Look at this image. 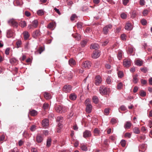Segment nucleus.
Listing matches in <instances>:
<instances>
[{
  "label": "nucleus",
  "mask_w": 152,
  "mask_h": 152,
  "mask_svg": "<svg viewBox=\"0 0 152 152\" xmlns=\"http://www.w3.org/2000/svg\"><path fill=\"white\" fill-rule=\"evenodd\" d=\"M44 96L46 99H49L51 98V97L49 94L45 92L44 94Z\"/></svg>",
  "instance_id": "obj_30"
},
{
  "label": "nucleus",
  "mask_w": 152,
  "mask_h": 152,
  "mask_svg": "<svg viewBox=\"0 0 152 152\" xmlns=\"http://www.w3.org/2000/svg\"><path fill=\"white\" fill-rule=\"evenodd\" d=\"M77 17L75 14H73L71 17L70 19L71 21H72L74 20V19L77 18Z\"/></svg>",
  "instance_id": "obj_54"
},
{
  "label": "nucleus",
  "mask_w": 152,
  "mask_h": 152,
  "mask_svg": "<svg viewBox=\"0 0 152 152\" xmlns=\"http://www.w3.org/2000/svg\"><path fill=\"white\" fill-rule=\"evenodd\" d=\"M24 39H27L29 37V34L28 32L25 31L23 33Z\"/></svg>",
  "instance_id": "obj_23"
},
{
  "label": "nucleus",
  "mask_w": 152,
  "mask_h": 152,
  "mask_svg": "<svg viewBox=\"0 0 152 152\" xmlns=\"http://www.w3.org/2000/svg\"><path fill=\"white\" fill-rule=\"evenodd\" d=\"M76 98L77 96L74 93L71 94L69 96V99L72 100H74L76 99Z\"/></svg>",
  "instance_id": "obj_19"
},
{
  "label": "nucleus",
  "mask_w": 152,
  "mask_h": 152,
  "mask_svg": "<svg viewBox=\"0 0 152 152\" xmlns=\"http://www.w3.org/2000/svg\"><path fill=\"white\" fill-rule=\"evenodd\" d=\"M10 62L11 63L13 64L17 63V60L15 58H12L10 59Z\"/></svg>",
  "instance_id": "obj_43"
},
{
  "label": "nucleus",
  "mask_w": 152,
  "mask_h": 152,
  "mask_svg": "<svg viewBox=\"0 0 152 152\" xmlns=\"http://www.w3.org/2000/svg\"><path fill=\"white\" fill-rule=\"evenodd\" d=\"M118 73V76L120 78H121L124 75V73L122 71H119Z\"/></svg>",
  "instance_id": "obj_38"
},
{
  "label": "nucleus",
  "mask_w": 152,
  "mask_h": 152,
  "mask_svg": "<svg viewBox=\"0 0 152 152\" xmlns=\"http://www.w3.org/2000/svg\"><path fill=\"white\" fill-rule=\"evenodd\" d=\"M78 28H81L82 26V23H77Z\"/></svg>",
  "instance_id": "obj_64"
},
{
  "label": "nucleus",
  "mask_w": 152,
  "mask_h": 152,
  "mask_svg": "<svg viewBox=\"0 0 152 152\" xmlns=\"http://www.w3.org/2000/svg\"><path fill=\"white\" fill-rule=\"evenodd\" d=\"M140 95L142 97H144L145 96L146 94L145 92L143 91H141L140 93Z\"/></svg>",
  "instance_id": "obj_42"
},
{
  "label": "nucleus",
  "mask_w": 152,
  "mask_h": 152,
  "mask_svg": "<svg viewBox=\"0 0 152 152\" xmlns=\"http://www.w3.org/2000/svg\"><path fill=\"white\" fill-rule=\"evenodd\" d=\"M85 103L86 105V112L88 113H91L92 109V106L90 100L89 99H87L85 101Z\"/></svg>",
  "instance_id": "obj_1"
},
{
  "label": "nucleus",
  "mask_w": 152,
  "mask_h": 152,
  "mask_svg": "<svg viewBox=\"0 0 152 152\" xmlns=\"http://www.w3.org/2000/svg\"><path fill=\"white\" fill-rule=\"evenodd\" d=\"M100 55V53L98 51H95L94 52L92 56L93 58H96L99 57Z\"/></svg>",
  "instance_id": "obj_14"
},
{
  "label": "nucleus",
  "mask_w": 152,
  "mask_h": 152,
  "mask_svg": "<svg viewBox=\"0 0 152 152\" xmlns=\"http://www.w3.org/2000/svg\"><path fill=\"white\" fill-rule=\"evenodd\" d=\"M112 26L111 24H109L104 27L103 30V32L104 34H107L109 29L112 28Z\"/></svg>",
  "instance_id": "obj_4"
},
{
  "label": "nucleus",
  "mask_w": 152,
  "mask_h": 152,
  "mask_svg": "<svg viewBox=\"0 0 152 152\" xmlns=\"http://www.w3.org/2000/svg\"><path fill=\"white\" fill-rule=\"evenodd\" d=\"M121 18L123 19H125L127 18V15L126 13H123L121 14Z\"/></svg>",
  "instance_id": "obj_45"
},
{
  "label": "nucleus",
  "mask_w": 152,
  "mask_h": 152,
  "mask_svg": "<svg viewBox=\"0 0 152 152\" xmlns=\"http://www.w3.org/2000/svg\"><path fill=\"white\" fill-rule=\"evenodd\" d=\"M126 107L124 105H122L121 106L119 109V111L120 112L119 110L120 109L121 110L124 111L125 110H126Z\"/></svg>",
  "instance_id": "obj_41"
},
{
  "label": "nucleus",
  "mask_w": 152,
  "mask_h": 152,
  "mask_svg": "<svg viewBox=\"0 0 152 152\" xmlns=\"http://www.w3.org/2000/svg\"><path fill=\"white\" fill-rule=\"evenodd\" d=\"M108 42L109 41L107 39L104 42H103L102 45L103 46H105L107 45Z\"/></svg>",
  "instance_id": "obj_55"
},
{
  "label": "nucleus",
  "mask_w": 152,
  "mask_h": 152,
  "mask_svg": "<svg viewBox=\"0 0 152 152\" xmlns=\"http://www.w3.org/2000/svg\"><path fill=\"white\" fill-rule=\"evenodd\" d=\"M140 4L141 5H145V1L144 0H140Z\"/></svg>",
  "instance_id": "obj_63"
},
{
  "label": "nucleus",
  "mask_w": 152,
  "mask_h": 152,
  "mask_svg": "<svg viewBox=\"0 0 152 152\" xmlns=\"http://www.w3.org/2000/svg\"><path fill=\"white\" fill-rule=\"evenodd\" d=\"M122 52L121 51H119L118 52V57L119 59L120 60L122 58Z\"/></svg>",
  "instance_id": "obj_34"
},
{
  "label": "nucleus",
  "mask_w": 152,
  "mask_h": 152,
  "mask_svg": "<svg viewBox=\"0 0 152 152\" xmlns=\"http://www.w3.org/2000/svg\"><path fill=\"white\" fill-rule=\"evenodd\" d=\"M94 132V134L98 135H99L100 133V131L97 128L95 129Z\"/></svg>",
  "instance_id": "obj_40"
},
{
  "label": "nucleus",
  "mask_w": 152,
  "mask_h": 152,
  "mask_svg": "<svg viewBox=\"0 0 152 152\" xmlns=\"http://www.w3.org/2000/svg\"><path fill=\"white\" fill-rule=\"evenodd\" d=\"M49 108V104L48 103H45L43 106V108L44 110H48Z\"/></svg>",
  "instance_id": "obj_39"
},
{
  "label": "nucleus",
  "mask_w": 152,
  "mask_h": 152,
  "mask_svg": "<svg viewBox=\"0 0 152 152\" xmlns=\"http://www.w3.org/2000/svg\"><path fill=\"white\" fill-rule=\"evenodd\" d=\"M57 121L58 122V125L60 128H61L62 127V123L63 121V118L61 116H58L57 119Z\"/></svg>",
  "instance_id": "obj_8"
},
{
  "label": "nucleus",
  "mask_w": 152,
  "mask_h": 152,
  "mask_svg": "<svg viewBox=\"0 0 152 152\" xmlns=\"http://www.w3.org/2000/svg\"><path fill=\"white\" fill-rule=\"evenodd\" d=\"M49 124V120L48 119H45L42 121V125L44 127L47 128Z\"/></svg>",
  "instance_id": "obj_10"
},
{
  "label": "nucleus",
  "mask_w": 152,
  "mask_h": 152,
  "mask_svg": "<svg viewBox=\"0 0 152 152\" xmlns=\"http://www.w3.org/2000/svg\"><path fill=\"white\" fill-rule=\"evenodd\" d=\"M72 89V87L71 86L66 85L64 86L63 90L65 92H69L71 91Z\"/></svg>",
  "instance_id": "obj_9"
},
{
  "label": "nucleus",
  "mask_w": 152,
  "mask_h": 152,
  "mask_svg": "<svg viewBox=\"0 0 152 152\" xmlns=\"http://www.w3.org/2000/svg\"><path fill=\"white\" fill-rule=\"evenodd\" d=\"M126 35L124 34H122L121 36V39L123 40H126Z\"/></svg>",
  "instance_id": "obj_49"
},
{
  "label": "nucleus",
  "mask_w": 152,
  "mask_h": 152,
  "mask_svg": "<svg viewBox=\"0 0 152 152\" xmlns=\"http://www.w3.org/2000/svg\"><path fill=\"white\" fill-rule=\"evenodd\" d=\"M123 87V84L122 83H119L117 85V88L118 89H121Z\"/></svg>",
  "instance_id": "obj_46"
},
{
  "label": "nucleus",
  "mask_w": 152,
  "mask_h": 152,
  "mask_svg": "<svg viewBox=\"0 0 152 152\" xmlns=\"http://www.w3.org/2000/svg\"><path fill=\"white\" fill-rule=\"evenodd\" d=\"M69 64L71 66H72L75 64V61L72 59H70L69 61Z\"/></svg>",
  "instance_id": "obj_26"
},
{
  "label": "nucleus",
  "mask_w": 152,
  "mask_h": 152,
  "mask_svg": "<svg viewBox=\"0 0 152 152\" xmlns=\"http://www.w3.org/2000/svg\"><path fill=\"white\" fill-rule=\"evenodd\" d=\"M132 26L131 23L128 22L126 23L125 27V28L126 30L130 31L132 30Z\"/></svg>",
  "instance_id": "obj_11"
},
{
  "label": "nucleus",
  "mask_w": 152,
  "mask_h": 152,
  "mask_svg": "<svg viewBox=\"0 0 152 152\" xmlns=\"http://www.w3.org/2000/svg\"><path fill=\"white\" fill-rule=\"evenodd\" d=\"M117 122V121L116 120L115 118H112L111 119V123L112 124H114L116 123Z\"/></svg>",
  "instance_id": "obj_51"
},
{
  "label": "nucleus",
  "mask_w": 152,
  "mask_h": 152,
  "mask_svg": "<svg viewBox=\"0 0 152 152\" xmlns=\"http://www.w3.org/2000/svg\"><path fill=\"white\" fill-rule=\"evenodd\" d=\"M82 66L83 67L86 69H88L91 66V63L88 61H85L83 62Z\"/></svg>",
  "instance_id": "obj_6"
},
{
  "label": "nucleus",
  "mask_w": 152,
  "mask_h": 152,
  "mask_svg": "<svg viewBox=\"0 0 152 152\" xmlns=\"http://www.w3.org/2000/svg\"><path fill=\"white\" fill-rule=\"evenodd\" d=\"M102 81V79L99 75L96 76L95 80V84L97 86H98Z\"/></svg>",
  "instance_id": "obj_5"
},
{
  "label": "nucleus",
  "mask_w": 152,
  "mask_h": 152,
  "mask_svg": "<svg viewBox=\"0 0 152 152\" xmlns=\"http://www.w3.org/2000/svg\"><path fill=\"white\" fill-rule=\"evenodd\" d=\"M141 70L144 73H146L147 71V69L146 68H142L141 69Z\"/></svg>",
  "instance_id": "obj_57"
},
{
  "label": "nucleus",
  "mask_w": 152,
  "mask_h": 152,
  "mask_svg": "<svg viewBox=\"0 0 152 152\" xmlns=\"http://www.w3.org/2000/svg\"><path fill=\"white\" fill-rule=\"evenodd\" d=\"M38 24V21L37 20H35L32 22V26L35 28L37 27Z\"/></svg>",
  "instance_id": "obj_27"
},
{
  "label": "nucleus",
  "mask_w": 152,
  "mask_h": 152,
  "mask_svg": "<svg viewBox=\"0 0 152 152\" xmlns=\"http://www.w3.org/2000/svg\"><path fill=\"white\" fill-rule=\"evenodd\" d=\"M125 136L128 138H130L131 137V134L129 133H126L125 134Z\"/></svg>",
  "instance_id": "obj_62"
},
{
  "label": "nucleus",
  "mask_w": 152,
  "mask_h": 152,
  "mask_svg": "<svg viewBox=\"0 0 152 152\" xmlns=\"http://www.w3.org/2000/svg\"><path fill=\"white\" fill-rule=\"evenodd\" d=\"M36 141L38 143H40L42 141L43 139L42 137L40 135H38L36 137Z\"/></svg>",
  "instance_id": "obj_22"
},
{
  "label": "nucleus",
  "mask_w": 152,
  "mask_h": 152,
  "mask_svg": "<svg viewBox=\"0 0 152 152\" xmlns=\"http://www.w3.org/2000/svg\"><path fill=\"white\" fill-rule=\"evenodd\" d=\"M56 111L58 113H62L63 112L62 107L60 105H58L56 107Z\"/></svg>",
  "instance_id": "obj_17"
},
{
  "label": "nucleus",
  "mask_w": 152,
  "mask_h": 152,
  "mask_svg": "<svg viewBox=\"0 0 152 152\" xmlns=\"http://www.w3.org/2000/svg\"><path fill=\"white\" fill-rule=\"evenodd\" d=\"M20 26L22 28H24L26 26V23L25 21H21L20 23Z\"/></svg>",
  "instance_id": "obj_28"
},
{
  "label": "nucleus",
  "mask_w": 152,
  "mask_h": 152,
  "mask_svg": "<svg viewBox=\"0 0 152 152\" xmlns=\"http://www.w3.org/2000/svg\"><path fill=\"white\" fill-rule=\"evenodd\" d=\"M132 125L131 123L129 121H127L124 125L125 129H129Z\"/></svg>",
  "instance_id": "obj_21"
},
{
  "label": "nucleus",
  "mask_w": 152,
  "mask_h": 152,
  "mask_svg": "<svg viewBox=\"0 0 152 152\" xmlns=\"http://www.w3.org/2000/svg\"><path fill=\"white\" fill-rule=\"evenodd\" d=\"M72 35L74 37L76 38L77 40H79L80 39V35L77 33H76L75 34H73Z\"/></svg>",
  "instance_id": "obj_24"
},
{
  "label": "nucleus",
  "mask_w": 152,
  "mask_h": 152,
  "mask_svg": "<svg viewBox=\"0 0 152 152\" xmlns=\"http://www.w3.org/2000/svg\"><path fill=\"white\" fill-rule=\"evenodd\" d=\"M124 66L126 67H128L131 64V61L130 59H124L123 62Z\"/></svg>",
  "instance_id": "obj_3"
},
{
  "label": "nucleus",
  "mask_w": 152,
  "mask_h": 152,
  "mask_svg": "<svg viewBox=\"0 0 152 152\" xmlns=\"http://www.w3.org/2000/svg\"><path fill=\"white\" fill-rule=\"evenodd\" d=\"M51 139L50 138H48L47 140L46 145L48 147H49L51 145Z\"/></svg>",
  "instance_id": "obj_31"
},
{
  "label": "nucleus",
  "mask_w": 152,
  "mask_h": 152,
  "mask_svg": "<svg viewBox=\"0 0 152 152\" xmlns=\"http://www.w3.org/2000/svg\"><path fill=\"white\" fill-rule=\"evenodd\" d=\"M91 135V132L89 131L86 130L83 132V136L85 138L90 137Z\"/></svg>",
  "instance_id": "obj_15"
},
{
  "label": "nucleus",
  "mask_w": 152,
  "mask_h": 152,
  "mask_svg": "<svg viewBox=\"0 0 152 152\" xmlns=\"http://www.w3.org/2000/svg\"><path fill=\"white\" fill-rule=\"evenodd\" d=\"M121 143L122 146L124 147L126 145V141L125 140H122L121 141Z\"/></svg>",
  "instance_id": "obj_53"
},
{
  "label": "nucleus",
  "mask_w": 152,
  "mask_h": 152,
  "mask_svg": "<svg viewBox=\"0 0 152 152\" xmlns=\"http://www.w3.org/2000/svg\"><path fill=\"white\" fill-rule=\"evenodd\" d=\"M37 114V112L34 110H33L30 112V114L33 116L36 115Z\"/></svg>",
  "instance_id": "obj_29"
},
{
  "label": "nucleus",
  "mask_w": 152,
  "mask_h": 152,
  "mask_svg": "<svg viewBox=\"0 0 152 152\" xmlns=\"http://www.w3.org/2000/svg\"><path fill=\"white\" fill-rule=\"evenodd\" d=\"M148 11L147 10H144L142 12V14L143 16H146L148 13Z\"/></svg>",
  "instance_id": "obj_48"
},
{
  "label": "nucleus",
  "mask_w": 152,
  "mask_h": 152,
  "mask_svg": "<svg viewBox=\"0 0 152 152\" xmlns=\"http://www.w3.org/2000/svg\"><path fill=\"white\" fill-rule=\"evenodd\" d=\"M14 35L13 31L10 29L8 30L7 32V36L8 38L12 37Z\"/></svg>",
  "instance_id": "obj_13"
},
{
  "label": "nucleus",
  "mask_w": 152,
  "mask_h": 152,
  "mask_svg": "<svg viewBox=\"0 0 152 152\" xmlns=\"http://www.w3.org/2000/svg\"><path fill=\"white\" fill-rule=\"evenodd\" d=\"M110 109L109 108H105L104 110V114L106 115H108L109 113V111Z\"/></svg>",
  "instance_id": "obj_35"
},
{
  "label": "nucleus",
  "mask_w": 152,
  "mask_h": 152,
  "mask_svg": "<svg viewBox=\"0 0 152 152\" xmlns=\"http://www.w3.org/2000/svg\"><path fill=\"white\" fill-rule=\"evenodd\" d=\"M99 45L96 44H92L90 46L91 49H93L96 50L99 48Z\"/></svg>",
  "instance_id": "obj_18"
},
{
  "label": "nucleus",
  "mask_w": 152,
  "mask_h": 152,
  "mask_svg": "<svg viewBox=\"0 0 152 152\" xmlns=\"http://www.w3.org/2000/svg\"><path fill=\"white\" fill-rule=\"evenodd\" d=\"M44 13V11L42 10H40L37 11V14L40 16L43 15Z\"/></svg>",
  "instance_id": "obj_33"
},
{
  "label": "nucleus",
  "mask_w": 152,
  "mask_h": 152,
  "mask_svg": "<svg viewBox=\"0 0 152 152\" xmlns=\"http://www.w3.org/2000/svg\"><path fill=\"white\" fill-rule=\"evenodd\" d=\"M55 24V23H50L48 24V28L50 29H53Z\"/></svg>",
  "instance_id": "obj_36"
},
{
  "label": "nucleus",
  "mask_w": 152,
  "mask_h": 152,
  "mask_svg": "<svg viewBox=\"0 0 152 152\" xmlns=\"http://www.w3.org/2000/svg\"><path fill=\"white\" fill-rule=\"evenodd\" d=\"M141 23L143 25H145L147 24V21L145 19H142L141 20Z\"/></svg>",
  "instance_id": "obj_47"
},
{
  "label": "nucleus",
  "mask_w": 152,
  "mask_h": 152,
  "mask_svg": "<svg viewBox=\"0 0 152 152\" xmlns=\"http://www.w3.org/2000/svg\"><path fill=\"white\" fill-rule=\"evenodd\" d=\"M16 45L17 46V47L18 48L20 47L21 44V41H18L16 42Z\"/></svg>",
  "instance_id": "obj_56"
},
{
  "label": "nucleus",
  "mask_w": 152,
  "mask_h": 152,
  "mask_svg": "<svg viewBox=\"0 0 152 152\" xmlns=\"http://www.w3.org/2000/svg\"><path fill=\"white\" fill-rule=\"evenodd\" d=\"M111 79H112L110 77H108L106 79V82L108 84H110L111 82Z\"/></svg>",
  "instance_id": "obj_44"
},
{
  "label": "nucleus",
  "mask_w": 152,
  "mask_h": 152,
  "mask_svg": "<svg viewBox=\"0 0 152 152\" xmlns=\"http://www.w3.org/2000/svg\"><path fill=\"white\" fill-rule=\"evenodd\" d=\"M138 76V75L137 74L133 76V81L134 83H137L138 81V79L137 78Z\"/></svg>",
  "instance_id": "obj_20"
},
{
  "label": "nucleus",
  "mask_w": 152,
  "mask_h": 152,
  "mask_svg": "<svg viewBox=\"0 0 152 152\" xmlns=\"http://www.w3.org/2000/svg\"><path fill=\"white\" fill-rule=\"evenodd\" d=\"M86 41L85 40H83L82 41L81 43V46L83 47H84L85 45L86 44Z\"/></svg>",
  "instance_id": "obj_52"
},
{
  "label": "nucleus",
  "mask_w": 152,
  "mask_h": 152,
  "mask_svg": "<svg viewBox=\"0 0 152 152\" xmlns=\"http://www.w3.org/2000/svg\"><path fill=\"white\" fill-rule=\"evenodd\" d=\"M142 61L139 60H137L135 62L137 66H141L142 65Z\"/></svg>",
  "instance_id": "obj_37"
},
{
  "label": "nucleus",
  "mask_w": 152,
  "mask_h": 152,
  "mask_svg": "<svg viewBox=\"0 0 152 152\" xmlns=\"http://www.w3.org/2000/svg\"><path fill=\"white\" fill-rule=\"evenodd\" d=\"M93 101L94 103L95 104H97L98 102V99L97 97L94 96L93 97Z\"/></svg>",
  "instance_id": "obj_32"
},
{
  "label": "nucleus",
  "mask_w": 152,
  "mask_h": 152,
  "mask_svg": "<svg viewBox=\"0 0 152 152\" xmlns=\"http://www.w3.org/2000/svg\"><path fill=\"white\" fill-rule=\"evenodd\" d=\"M10 49L9 48H7L5 50V53L6 55H8L9 53V51Z\"/></svg>",
  "instance_id": "obj_61"
},
{
  "label": "nucleus",
  "mask_w": 152,
  "mask_h": 152,
  "mask_svg": "<svg viewBox=\"0 0 152 152\" xmlns=\"http://www.w3.org/2000/svg\"><path fill=\"white\" fill-rule=\"evenodd\" d=\"M99 92L102 95L107 94L109 92V89L103 86H101L99 89Z\"/></svg>",
  "instance_id": "obj_2"
},
{
  "label": "nucleus",
  "mask_w": 152,
  "mask_h": 152,
  "mask_svg": "<svg viewBox=\"0 0 152 152\" xmlns=\"http://www.w3.org/2000/svg\"><path fill=\"white\" fill-rule=\"evenodd\" d=\"M31 130L32 131H34L36 129V126L34 125H33L31 126V128H30Z\"/></svg>",
  "instance_id": "obj_58"
},
{
  "label": "nucleus",
  "mask_w": 152,
  "mask_h": 152,
  "mask_svg": "<svg viewBox=\"0 0 152 152\" xmlns=\"http://www.w3.org/2000/svg\"><path fill=\"white\" fill-rule=\"evenodd\" d=\"M25 14L27 17H29L31 15L30 12L27 11H26L25 12Z\"/></svg>",
  "instance_id": "obj_60"
},
{
  "label": "nucleus",
  "mask_w": 152,
  "mask_h": 152,
  "mask_svg": "<svg viewBox=\"0 0 152 152\" xmlns=\"http://www.w3.org/2000/svg\"><path fill=\"white\" fill-rule=\"evenodd\" d=\"M8 23L14 27H17L18 26V23L14 19H11L8 21Z\"/></svg>",
  "instance_id": "obj_7"
},
{
  "label": "nucleus",
  "mask_w": 152,
  "mask_h": 152,
  "mask_svg": "<svg viewBox=\"0 0 152 152\" xmlns=\"http://www.w3.org/2000/svg\"><path fill=\"white\" fill-rule=\"evenodd\" d=\"M141 131L144 133L147 132V129L144 126H142L141 129Z\"/></svg>",
  "instance_id": "obj_50"
},
{
  "label": "nucleus",
  "mask_w": 152,
  "mask_h": 152,
  "mask_svg": "<svg viewBox=\"0 0 152 152\" xmlns=\"http://www.w3.org/2000/svg\"><path fill=\"white\" fill-rule=\"evenodd\" d=\"M80 147L81 150L83 151H86L88 150L86 145L84 143H81Z\"/></svg>",
  "instance_id": "obj_16"
},
{
  "label": "nucleus",
  "mask_w": 152,
  "mask_h": 152,
  "mask_svg": "<svg viewBox=\"0 0 152 152\" xmlns=\"http://www.w3.org/2000/svg\"><path fill=\"white\" fill-rule=\"evenodd\" d=\"M133 132L134 133L136 134H139L140 132V131L137 127H134L133 129Z\"/></svg>",
  "instance_id": "obj_25"
},
{
  "label": "nucleus",
  "mask_w": 152,
  "mask_h": 152,
  "mask_svg": "<svg viewBox=\"0 0 152 152\" xmlns=\"http://www.w3.org/2000/svg\"><path fill=\"white\" fill-rule=\"evenodd\" d=\"M54 10L58 14L60 15L61 14L59 10L58 9H57L55 7L54 9Z\"/></svg>",
  "instance_id": "obj_59"
},
{
  "label": "nucleus",
  "mask_w": 152,
  "mask_h": 152,
  "mask_svg": "<svg viewBox=\"0 0 152 152\" xmlns=\"http://www.w3.org/2000/svg\"><path fill=\"white\" fill-rule=\"evenodd\" d=\"M40 34V31L38 30H37L33 32L32 36L34 38H36L37 37L39 36Z\"/></svg>",
  "instance_id": "obj_12"
}]
</instances>
